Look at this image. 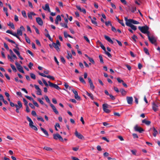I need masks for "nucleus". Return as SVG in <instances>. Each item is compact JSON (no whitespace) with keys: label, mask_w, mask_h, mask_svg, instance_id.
I'll use <instances>...</instances> for the list:
<instances>
[{"label":"nucleus","mask_w":160,"mask_h":160,"mask_svg":"<svg viewBox=\"0 0 160 160\" xmlns=\"http://www.w3.org/2000/svg\"><path fill=\"white\" fill-rule=\"evenodd\" d=\"M99 43L100 44V46L101 47L104 51H105L106 50L105 47L104 46L102 43L100 42Z\"/></svg>","instance_id":"28"},{"label":"nucleus","mask_w":160,"mask_h":160,"mask_svg":"<svg viewBox=\"0 0 160 160\" xmlns=\"http://www.w3.org/2000/svg\"><path fill=\"white\" fill-rule=\"evenodd\" d=\"M67 58L69 59L70 58L72 59V56L71 53H68V55L67 56Z\"/></svg>","instance_id":"41"},{"label":"nucleus","mask_w":160,"mask_h":160,"mask_svg":"<svg viewBox=\"0 0 160 160\" xmlns=\"http://www.w3.org/2000/svg\"><path fill=\"white\" fill-rule=\"evenodd\" d=\"M52 45L58 51H60V49L59 48L60 46L56 44V43L54 42L52 43Z\"/></svg>","instance_id":"17"},{"label":"nucleus","mask_w":160,"mask_h":160,"mask_svg":"<svg viewBox=\"0 0 160 160\" xmlns=\"http://www.w3.org/2000/svg\"><path fill=\"white\" fill-rule=\"evenodd\" d=\"M35 15H36V14L33 12H29L28 13V17L30 19H33V17H34Z\"/></svg>","instance_id":"7"},{"label":"nucleus","mask_w":160,"mask_h":160,"mask_svg":"<svg viewBox=\"0 0 160 160\" xmlns=\"http://www.w3.org/2000/svg\"><path fill=\"white\" fill-rule=\"evenodd\" d=\"M42 8L45 11H48L49 12H51V11L49 8V5L48 3L45 4V7L43 6Z\"/></svg>","instance_id":"12"},{"label":"nucleus","mask_w":160,"mask_h":160,"mask_svg":"<svg viewBox=\"0 0 160 160\" xmlns=\"http://www.w3.org/2000/svg\"><path fill=\"white\" fill-rule=\"evenodd\" d=\"M107 104H104L102 105L103 109L104 112L107 113H109L110 112V110L107 108Z\"/></svg>","instance_id":"9"},{"label":"nucleus","mask_w":160,"mask_h":160,"mask_svg":"<svg viewBox=\"0 0 160 160\" xmlns=\"http://www.w3.org/2000/svg\"><path fill=\"white\" fill-rule=\"evenodd\" d=\"M29 105L32 109H35V107L34 106V105H33L32 103H29Z\"/></svg>","instance_id":"56"},{"label":"nucleus","mask_w":160,"mask_h":160,"mask_svg":"<svg viewBox=\"0 0 160 160\" xmlns=\"http://www.w3.org/2000/svg\"><path fill=\"white\" fill-rule=\"evenodd\" d=\"M37 119L39 121H41L42 122H44V121L43 119L41 117H38Z\"/></svg>","instance_id":"49"},{"label":"nucleus","mask_w":160,"mask_h":160,"mask_svg":"<svg viewBox=\"0 0 160 160\" xmlns=\"http://www.w3.org/2000/svg\"><path fill=\"white\" fill-rule=\"evenodd\" d=\"M5 39L8 42H11L12 43L16 44V43L13 40H11L7 38H6Z\"/></svg>","instance_id":"34"},{"label":"nucleus","mask_w":160,"mask_h":160,"mask_svg":"<svg viewBox=\"0 0 160 160\" xmlns=\"http://www.w3.org/2000/svg\"><path fill=\"white\" fill-rule=\"evenodd\" d=\"M131 152L132 154L134 155H136V153L137 152V151L136 150H131Z\"/></svg>","instance_id":"52"},{"label":"nucleus","mask_w":160,"mask_h":160,"mask_svg":"<svg viewBox=\"0 0 160 160\" xmlns=\"http://www.w3.org/2000/svg\"><path fill=\"white\" fill-rule=\"evenodd\" d=\"M45 98L46 100V101L48 103H49L50 104H50H52L51 103V102H50V100L49 99V98H48V97L47 96H45Z\"/></svg>","instance_id":"32"},{"label":"nucleus","mask_w":160,"mask_h":160,"mask_svg":"<svg viewBox=\"0 0 160 160\" xmlns=\"http://www.w3.org/2000/svg\"><path fill=\"white\" fill-rule=\"evenodd\" d=\"M47 78H48L52 79V80H54V79H55V78H54V77H53L52 76L50 75H48L47 76Z\"/></svg>","instance_id":"53"},{"label":"nucleus","mask_w":160,"mask_h":160,"mask_svg":"<svg viewBox=\"0 0 160 160\" xmlns=\"http://www.w3.org/2000/svg\"><path fill=\"white\" fill-rule=\"evenodd\" d=\"M53 138L56 140L59 139L60 140H63V139L62 137L58 133L53 134Z\"/></svg>","instance_id":"10"},{"label":"nucleus","mask_w":160,"mask_h":160,"mask_svg":"<svg viewBox=\"0 0 160 160\" xmlns=\"http://www.w3.org/2000/svg\"><path fill=\"white\" fill-rule=\"evenodd\" d=\"M152 129L153 132V135L154 137H156L157 134L158 133V132L156 129L154 127H153L152 128H151L149 130V131H150L151 129Z\"/></svg>","instance_id":"16"},{"label":"nucleus","mask_w":160,"mask_h":160,"mask_svg":"<svg viewBox=\"0 0 160 160\" xmlns=\"http://www.w3.org/2000/svg\"><path fill=\"white\" fill-rule=\"evenodd\" d=\"M126 25L128 27H131V28L134 30H136L137 29V27L136 26L133 25L132 22H130L128 21H126Z\"/></svg>","instance_id":"5"},{"label":"nucleus","mask_w":160,"mask_h":160,"mask_svg":"<svg viewBox=\"0 0 160 160\" xmlns=\"http://www.w3.org/2000/svg\"><path fill=\"white\" fill-rule=\"evenodd\" d=\"M61 16L62 18H64V20H68V15L67 14H62Z\"/></svg>","instance_id":"21"},{"label":"nucleus","mask_w":160,"mask_h":160,"mask_svg":"<svg viewBox=\"0 0 160 160\" xmlns=\"http://www.w3.org/2000/svg\"><path fill=\"white\" fill-rule=\"evenodd\" d=\"M75 135L78 138L82 139L83 138V136L80 133H78L77 130L75 132Z\"/></svg>","instance_id":"11"},{"label":"nucleus","mask_w":160,"mask_h":160,"mask_svg":"<svg viewBox=\"0 0 160 160\" xmlns=\"http://www.w3.org/2000/svg\"><path fill=\"white\" fill-rule=\"evenodd\" d=\"M23 101L24 102L25 105H26V106L28 105V102L26 100V99L25 98H23Z\"/></svg>","instance_id":"63"},{"label":"nucleus","mask_w":160,"mask_h":160,"mask_svg":"<svg viewBox=\"0 0 160 160\" xmlns=\"http://www.w3.org/2000/svg\"><path fill=\"white\" fill-rule=\"evenodd\" d=\"M15 64L17 67V68L18 70L20 72L24 73V72L23 70L22 67L20 64L18 63V62H15Z\"/></svg>","instance_id":"4"},{"label":"nucleus","mask_w":160,"mask_h":160,"mask_svg":"<svg viewBox=\"0 0 160 160\" xmlns=\"http://www.w3.org/2000/svg\"><path fill=\"white\" fill-rule=\"evenodd\" d=\"M148 36V39L149 41L153 44H154L156 46L157 44L156 43V39L153 36H150L149 34Z\"/></svg>","instance_id":"2"},{"label":"nucleus","mask_w":160,"mask_h":160,"mask_svg":"<svg viewBox=\"0 0 160 160\" xmlns=\"http://www.w3.org/2000/svg\"><path fill=\"white\" fill-rule=\"evenodd\" d=\"M104 38L106 40H107L108 42H110L112 44H113V42L112 40L109 37L105 35L104 36Z\"/></svg>","instance_id":"18"},{"label":"nucleus","mask_w":160,"mask_h":160,"mask_svg":"<svg viewBox=\"0 0 160 160\" xmlns=\"http://www.w3.org/2000/svg\"><path fill=\"white\" fill-rule=\"evenodd\" d=\"M130 22H132V23L134 24H138L139 22L137 21H126Z\"/></svg>","instance_id":"25"},{"label":"nucleus","mask_w":160,"mask_h":160,"mask_svg":"<svg viewBox=\"0 0 160 160\" xmlns=\"http://www.w3.org/2000/svg\"><path fill=\"white\" fill-rule=\"evenodd\" d=\"M13 51L17 55H19V54H20L19 52L16 49L14 48L13 49Z\"/></svg>","instance_id":"39"},{"label":"nucleus","mask_w":160,"mask_h":160,"mask_svg":"<svg viewBox=\"0 0 160 160\" xmlns=\"http://www.w3.org/2000/svg\"><path fill=\"white\" fill-rule=\"evenodd\" d=\"M132 38L133 40L135 42H136V39H137V37L136 35H134L132 36Z\"/></svg>","instance_id":"55"},{"label":"nucleus","mask_w":160,"mask_h":160,"mask_svg":"<svg viewBox=\"0 0 160 160\" xmlns=\"http://www.w3.org/2000/svg\"><path fill=\"white\" fill-rule=\"evenodd\" d=\"M111 26L112 27V31H113L114 32H117V30H116V28H115V27H114L112 26V25Z\"/></svg>","instance_id":"58"},{"label":"nucleus","mask_w":160,"mask_h":160,"mask_svg":"<svg viewBox=\"0 0 160 160\" xmlns=\"http://www.w3.org/2000/svg\"><path fill=\"white\" fill-rule=\"evenodd\" d=\"M105 54H106L109 58H111L112 57V56L110 53L109 52L106 51V50L105 51Z\"/></svg>","instance_id":"40"},{"label":"nucleus","mask_w":160,"mask_h":160,"mask_svg":"<svg viewBox=\"0 0 160 160\" xmlns=\"http://www.w3.org/2000/svg\"><path fill=\"white\" fill-rule=\"evenodd\" d=\"M37 94L38 95H41L42 93H41V90L40 89H39L37 90Z\"/></svg>","instance_id":"42"},{"label":"nucleus","mask_w":160,"mask_h":160,"mask_svg":"<svg viewBox=\"0 0 160 160\" xmlns=\"http://www.w3.org/2000/svg\"><path fill=\"white\" fill-rule=\"evenodd\" d=\"M50 106L52 108L53 112L56 114H58V112L57 110V109L52 104H50Z\"/></svg>","instance_id":"15"},{"label":"nucleus","mask_w":160,"mask_h":160,"mask_svg":"<svg viewBox=\"0 0 160 160\" xmlns=\"http://www.w3.org/2000/svg\"><path fill=\"white\" fill-rule=\"evenodd\" d=\"M99 58L100 59V62L101 63H103L104 62L103 61V58L102 56L101 55H99Z\"/></svg>","instance_id":"38"},{"label":"nucleus","mask_w":160,"mask_h":160,"mask_svg":"<svg viewBox=\"0 0 160 160\" xmlns=\"http://www.w3.org/2000/svg\"><path fill=\"white\" fill-rule=\"evenodd\" d=\"M105 23L106 25L107 26H108L109 25H110V26H112V24L111 22L109 21H108V22H107V21L105 22Z\"/></svg>","instance_id":"35"},{"label":"nucleus","mask_w":160,"mask_h":160,"mask_svg":"<svg viewBox=\"0 0 160 160\" xmlns=\"http://www.w3.org/2000/svg\"><path fill=\"white\" fill-rule=\"evenodd\" d=\"M42 80L43 83L45 85V86H48V84L47 82L44 80V79H43V78H42Z\"/></svg>","instance_id":"54"},{"label":"nucleus","mask_w":160,"mask_h":160,"mask_svg":"<svg viewBox=\"0 0 160 160\" xmlns=\"http://www.w3.org/2000/svg\"><path fill=\"white\" fill-rule=\"evenodd\" d=\"M127 100L128 103L129 104H132L133 101V98L132 97H127Z\"/></svg>","instance_id":"14"},{"label":"nucleus","mask_w":160,"mask_h":160,"mask_svg":"<svg viewBox=\"0 0 160 160\" xmlns=\"http://www.w3.org/2000/svg\"><path fill=\"white\" fill-rule=\"evenodd\" d=\"M131 11L132 12H134L136 11V8L134 7H132L131 9Z\"/></svg>","instance_id":"43"},{"label":"nucleus","mask_w":160,"mask_h":160,"mask_svg":"<svg viewBox=\"0 0 160 160\" xmlns=\"http://www.w3.org/2000/svg\"><path fill=\"white\" fill-rule=\"evenodd\" d=\"M33 102L34 105L36 107H39V105L37 102H35L34 100H33Z\"/></svg>","instance_id":"59"},{"label":"nucleus","mask_w":160,"mask_h":160,"mask_svg":"<svg viewBox=\"0 0 160 160\" xmlns=\"http://www.w3.org/2000/svg\"><path fill=\"white\" fill-rule=\"evenodd\" d=\"M84 38L88 43H90V41L87 37H86V36H84Z\"/></svg>","instance_id":"62"},{"label":"nucleus","mask_w":160,"mask_h":160,"mask_svg":"<svg viewBox=\"0 0 160 160\" xmlns=\"http://www.w3.org/2000/svg\"><path fill=\"white\" fill-rule=\"evenodd\" d=\"M88 82L89 83L90 88L92 90H93V89H94V88H95V87L93 84V83L91 79H90V78H88Z\"/></svg>","instance_id":"13"},{"label":"nucleus","mask_w":160,"mask_h":160,"mask_svg":"<svg viewBox=\"0 0 160 160\" xmlns=\"http://www.w3.org/2000/svg\"><path fill=\"white\" fill-rule=\"evenodd\" d=\"M30 75L31 78L33 79H36V76L33 73H31L30 74Z\"/></svg>","instance_id":"33"},{"label":"nucleus","mask_w":160,"mask_h":160,"mask_svg":"<svg viewBox=\"0 0 160 160\" xmlns=\"http://www.w3.org/2000/svg\"><path fill=\"white\" fill-rule=\"evenodd\" d=\"M53 88H55L58 90H59V89H60V87L56 84H54Z\"/></svg>","instance_id":"60"},{"label":"nucleus","mask_w":160,"mask_h":160,"mask_svg":"<svg viewBox=\"0 0 160 160\" xmlns=\"http://www.w3.org/2000/svg\"><path fill=\"white\" fill-rule=\"evenodd\" d=\"M60 59L61 61L63 63H65V60L64 58L62 57H61Z\"/></svg>","instance_id":"45"},{"label":"nucleus","mask_w":160,"mask_h":160,"mask_svg":"<svg viewBox=\"0 0 160 160\" xmlns=\"http://www.w3.org/2000/svg\"><path fill=\"white\" fill-rule=\"evenodd\" d=\"M10 66L11 67V68H12V70L15 72H16L17 71V69L15 68V66L12 64H10Z\"/></svg>","instance_id":"27"},{"label":"nucleus","mask_w":160,"mask_h":160,"mask_svg":"<svg viewBox=\"0 0 160 160\" xmlns=\"http://www.w3.org/2000/svg\"><path fill=\"white\" fill-rule=\"evenodd\" d=\"M22 15L24 17V18H27V15L26 13V12L25 11H22Z\"/></svg>","instance_id":"37"},{"label":"nucleus","mask_w":160,"mask_h":160,"mask_svg":"<svg viewBox=\"0 0 160 160\" xmlns=\"http://www.w3.org/2000/svg\"><path fill=\"white\" fill-rule=\"evenodd\" d=\"M38 101L42 105L44 104V103L43 102L40 98H38Z\"/></svg>","instance_id":"44"},{"label":"nucleus","mask_w":160,"mask_h":160,"mask_svg":"<svg viewBox=\"0 0 160 160\" xmlns=\"http://www.w3.org/2000/svg\"><path fill=\"white\" fill-rule=\"evenodd\" d=\"M159 105V103L158 102H153L152 103V109L153 110L156 112L158 110V107Z\"/></svg>","instance_id":"3"},{"label":"nucleus","mask_w":160,"mask_h":160,"mask_svg":"<svg viewBox=\"0 0 160 160\" xmlns=\"http://www.w3.org/2000/svg\"><path fill=\"white\" fill-rule=\"evenodd\" d=\"M65 23H60V24L63 27H64L65 28H68V26H67V23L68 21H65Z\"/></svg>","instance_id":"20"},{"label":"nucleus","mask_w":160,"mask_h":160,"mask_svg":"<svg viewBox=\"0 0 160 160\" xmlns=\"http://www.w3.org/2000/svg\"><path fill=\"white\" fill-rule=\"evenodd\" d=\"M41 129L42 131V132L45 134L47 136H48V132L45 130L44 129L42 128V127H41Z\"/></svg>","instance_id":"22"},{"label":"nucleus","mask_w":160,"mask_h":160,"mask_svg":"<svg viewBox=\"0 0 160 160\" xmlns=\"http://www.w3.org/2000/svg\"><path fill=\"white\" fill-rule=\"evenodd\" d=\"M45 36L47 38H48L51 41H52V39L51 38L49 34H45Z\"/></svg>","instance_id":"47"},{"label":"nucleus","mask_w":160,"mask_h":160,"mask_svg":"<svg viewBox=\"0 0 160 160\" xmlns=\"http://www.w3.org/2000/svg\"><path fill=\"white\" fill-rule=\"evenodd\" d=\"M87 95L89 96L92 100L94 99V97L93 95L91 93H89L88 92H86Z\"/></svg>","instance_id":"23"},{"label":"nucleus","mask_w":160,"mask_h":160,"mask_svg":"<svg viewBox=\"0 0 160 160\" xmlns=\"http://www.w3.org/2000/svg\"><path fill=\"white\" fill-rule=\"evenodd\" d=\"M18 106L19 107V108H22V104L20 101H18Z\"/></svg>","instance_id":"61"},{"label":"nucleus","mask_w":160,"mask_h":160,"mask_svg":"<svg viewBox=\"0 0 160 160\" xmlns=\"http://www.w3.org/2000/svg\"><path fill=\"white\" fill-rule=\"evenodd\" d=\"M17 34L18 35L22 36V31L19 29L17 30Z\"/></svg>","instance_id":"31"},{"label":"nucleus","mask_w":160,"mask_h":160,"mask_svg":"<svg viewBox=\"0 0 160 160\" xmlns=\"http://www.w3.org/2000/svg\"><path fill=\"white\" fill-rule=\"evenodd\" d=\"M48 83H49V85L51 87H53L54 84H53L52 83H51L50 81H48Z\"/></svg>","instance_id":"51"},{"label":"nucleus","mask_w":160,"mask_h":160,"mask_svg":"<svg viewBox=\"0 0 160 160\" xmlns=\"http://www.w3.org/2000/svg\"><path fill=\"white\" fill-rule=\"evenodd\" d=\"M134 129L135 131L138 132L140 133H141L142 132L144 131V130L138 125H136L134 127Z\"/></svg>","instance_id":"6"},{"label":"nucleus","mask_w":160,"mask_h":160,"mask_svg":"<svg viewBox=\"0 0 160 160\" xmlns=\"http://www.w3.org/2000/svg\"><path fill=\"white\" fill-rule=\"evenodd\" d=\"M25 97L26 98L30 100H31V101H33V100H34L31 97H29V96H25Z\"/></svg>","instance_id":"48"},{"label":"nucleus","mask_w":160,"mask_h":160,"mask_svg":"<svg viewBox=\"0 0 160 160\" xmlns=\"http://www.w3.org/2000/svg\"><path fill=\"white\" fill-rule=\"evenodd\" d=\"M143 49L144 52L146 53V54L148 55H149V52L148 50V49H147L146 48H144Z\"/></svg>","instance_id":"30"},{"label":"nucleus","mask_w":160,"mask_h":160,"mask_svg":"<svg viewBox=\"0 0 160 160\" xmlns=\"http://www.w3.org/2000/svg\"><path fill=\"white\" fill-rule=\"evenodd\" d=\"M71 158L73 160H80L78 158L75 157H72Z\"/></svg>","instance_id":"64"},{"label":"nucleus","mask_w":160,"mask_h":160,"mask_svg":"<svg viewBox=\"0 0 160 160\" xmlns=\"http://www.w3.org/2000/svg\"><path fill=\"white\" fill-rule=\"evenodd\" d=\"M79 79L80 81L82 83L84 84L86 83V82H85V81H84V79H83V78L82 77H80L79 78Z\"/></svg>","instance_id":"29"},{"label":"nucleus","mask_w":160,"mask_h":160,"mask_svg":"<svg viewBox=\"0 0 160 160\" xmlns=\"http://www.w3.org/2000/svg\"><path fill=\"white\" fill-rule=\"evenodd\" d=\"M138 29L139 30L143 33L144 34H146L148 36L150 34V32L148 31L149 28L147 26L139 27Z\"/></svg>","instance_id":"1"},{"label":"nucleus","mask_w":160,"mask_h":160,"mask_svg":"<svg viewBox=\"0 0 160 160\" xmlns=\"http://www.w3.org/2000/svg\"><path fill=\"white\" fill-rule=\"evenodd\" d=\"M38 24L41 26H42L43 24L42 21H36Z\"/></svg>","instance_id":"50"},{"label":"nucleus","mask_w":160,"mask_h":160,"mask_svg":"<svg viewBox=\"0 0 160 160\" xmlns=\"http://www.w3.org/2000/svg\"><path fill=\"white\" fill-rule=\"evenodd\" d=\"M120 92H121L122 95H125L126 94V91L123 89H121L120 90Z\"/></svg>","instance_id":"24"},{"label":"nucleus","mask_w":160,"mask_h":160,"mask_svg":"<svg viewBox=\"0 0 160 160\" xmlns=\"http://www.w3.org/2000/svg\"><path fill=\"white\" fill-rule=\"evenodd\" d=\"M8 59H10V61L12 62H13L14 61V60L12 58V56H10L9 55H8Z\"/></svg>","instance_id":"46"},{"label":"nucleus","mask_w":160,"mask_h":160,"mask_svg":"<svg viewBox=\"0 0 160 160\" xmlns=\"http://www.w3.org/2000/svg\"><path fill=\"white\" fill-rule=\"evenodd\" d=\"M117 80L119 83H122L124 82L123 80L119 78H117Z\"/></svg>","instance_id":"57"},{"label":"nucleus","mask_w":160,"mask_h":160,"mask_svg":"<svg viewBox=\"0 0 160 160\" xmlns=\"http://www.w3.org/2000/svg\"><path fill=\"white\" fill-rule=\"evenodd\" d=\"M43 149L47 151H52V148H51L50 147H45Z\"/></svg>","instance_id":"36"},{"label":"nucleus","mask_w":160,"mask_h":160,"mask_svg":"<svg viewBox=\"0 0 160 160\" xmlns=\"http://www.w3.org/2000/svg\"><path fill=\"white\" fill-rule=\"evenodd\" d=\"M8 25L11 28H12V29H15L13 23H11V22H9L8 24Z\"/></svg>","instance_id":"26"},{"label":"nucleus","mask_w":160,"mask_h":160,"mask_svg":"<svg viewBox=\"0 0 160 160\" xmlns=\"http://www.w3.org/2000/svg\"><path fill=\"white\" fill-rule=\"evenodd\" d=\"M142 123H144L147 125H149L151 123V122L147 120L146 119H144L142 121Z\"/></svg>","instance_id":"19"},{"label":"nucleus","mask_w":160,"mask_h":160,"mask_svg":"<svg viewBox=\"0 0 160 160\" xmlns=\"http://www.w3.org/2000/svg\"><path fill=\"white\" fill-rule=\"evenodd\" d=\"M72 91L74 94L75 98L78 100H80V97L78 95L77 92L74 89H72Z\"/></svg>","instance_id":"8"}]
</instances>
